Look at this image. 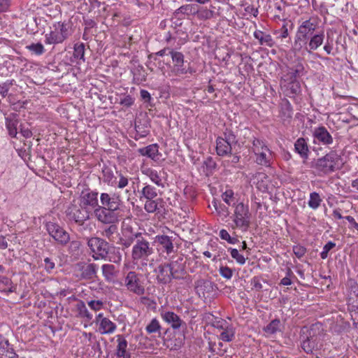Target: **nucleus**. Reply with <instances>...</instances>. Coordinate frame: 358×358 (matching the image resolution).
Wrapping results in <instances>:
<instances>
[{"mask_svg": "<svg viewBox=\"0 0 358 358\" xmlns=\"http://www.w3.org/2000/svg\"><path fill=\"white\" fill-rule=\"evenodd\" d=\"M304 66L299 62L292 67H289L287 71L282 75L280 80V87L283 94L290 98H294L301 92L299 78L303 76Z\"/></svg>", "mask_w": 358, "mask_h": 358, "instance_id": "1", "label": "nucleus"}, {"mask_svg": "<svg viewBox=\"0 0 358 358\" xmlns=\"http://www.w3.org/2000/svg\"><path fill=\"white\" fill-rule=\"evenodd\" d=\"M343 165V160L341 155L336 150H331L325 155L313 160L310 167L316 176L324 177L340 170Z\"/></svg>", "mask_w": 358, "mask_h": 358, "instance_id": "2", "label": "nucleus"}, {"mask_svg": "<svg viewBox=\"0 0 358 358\" xmlns=\"http://www.w3.org/2000/svg\"><path fill=\"white\" fill-rule=\"evenodd\" d=\"M148 234L137 239L133 243L131 250V259L132 264L137 270L143 271L146 268L150 257L154 254L155 250L151 243L148 239Z\"/></svg>", "mask_w": 358, "mask_h": 358, "instance_id": "3", "label": "nucleus"}, {"mask_svg": "<svg viewBox=\"0 0 358 358\" xmlns=\"http://www.w3.org/2000/svg\"><path fill=\"white\" fill-rule=\"evenodd\" d=\"M233 208L231 229H239L243 232H246L250 227L252 220L248 203L237 201L236 203H233Z\"/></svg>", "mask_w": 358, "mask_h": 358, "instance_id": "4", "label": "nucleus"}, {"mask_svg": "<svg viewBox=\"0 0 358 358\" xmlns=\"http://www.w3.org/2000/svg\"><path fill=\"white\" fill-rule=\"evenodd\" d=\"M252 143V151L255 155L256 164L262 166L270 167L273 162L274 153L263 140L254 138Z\"/></svg>", "mask_w": 358, "mask_h": 358, "instance_id": "5", "label": "nucleus"}, {"mask_svg": "<svg viewBox=\"0 0 358 358\" xmlns=\"http://www.w3.org/2000/svg\"><path fill=\"white\" fill-rule=\"evenodd\" d=\"M122 285L127 291L137 296H142L145 292L142 275L135 271L124 272Z\"/></svg>", "mask_w": 358, "mask_h": 358, "instance_id": "6", "label": "nucleus"}, {"mask_svg": "<svg viewBox=\"0 0 358 358\" xmlns=\"http://www.w3.org/2000/svg\"><path fill=\"white\" fill-rule=\"evenodd\" d=\"M175 262L162 263L155 269L156 278L159 283L167 284L172 278L180 279L182 278L184 270L182 268L175 269Z\"/></svg>", "mask_w": 358, "mask_h": 358, "instance_id": "7", "label": "nucleus"}, {"mask_svg": "<svg viewBox=\"0 0 358 358\" xmlns=\"http://www.w3.org/2000/svg\"><path fill=\"white\" fill-rule=\"evenodd\" d=\"M98 195L99 193L96 190L90 188L83 189L78 198L79 205L92 214V212H94L99 206Z\"/></svg>", "mask_w": 358, "mask_h": 358, "instance_id": "8", "label": "nucleus"}, {"mask_svg": "<svg viewBox=\"0 0 358 358\" xmlns=\"http://www.w3.org/2000/svg\"><path fill=\"white\" fill-rule=\"evenodd\" d=\"M122 236L120 243L124 248H129L137 239L145 235L139 231H136L130 222H123L121 226Z\"/></svg>", "mask_w": 358, "mask_h": 358, "instance_id": "9", "label": "nucleus"}, {"mask_svg": "<svg viewBox=\"0 0 358 358\" xmlns=\"http://www.w3.org/2000/svg\"><path fill=\"white\" fill-rule=\"evenodd\" d=\"M87 245L90 248L92 257L94 259H106L109 245L103 239L98 237H92L87 241Z\"/></svg>", "mask_w": 358, "mask_h": 358, "instance_id": "10", "label": "nucleus"}, {"mask_svg": "<svg viewBox=\"0 0 358 358\" xmlns=\"http://www.w3.org/2000/svg\"><path fill=\"white\" fill-rule=\"evenodd\" d=\"M69 26L68 24L58 22L50 27V33L46 37V43H59L63 42L69 36Z\"/></svg>", "mask_w": 358, "mask_h": 358, "instance_id": "11", "label": "nucleus"}, {"mask_svg": "<svg viewBox=\"0 0 358 358\" xmlns=\"http://www.w3.org/2000/svg\"><path fill=\"white\" fill-rule=\"evenodd\" d=\"M91 213L80 205L71 203L66 210V216L70 221H73L79 226L90 219Z\"/></svg>", "mask_w": 358, "mask_h": 358, "instance_id": "12", "label": "nucleus"}, {"mask_svg": "<svg viewBox=\"0 0 358 358\" xmlns=\"http://www.w3.org/2000/svg\"><path fill=\"white\" fill-rule=\"evenodd\" d=\"M224 137L216 140V152L219 156H226L231 152V144L236 142V136L231 132L224 134Z\"/></svg>", "mask_w": 358, "mask_h": 358, "instance_id": "13", "label": "nucleus"}, {"mask_svg": "<svg viewBox=\"0 0 358 358\" xmlns=\"http://www.w3.org/2000/svg\"><path fill=\"white\" fill-rule=\"evenodd\" d=\"M94 322L98 327V331L101 334H112L117 329L116 324L105 317L103 313L96 315Z\"/></svg>", "mask_w": 358, "mask_h": 358, "instance_id": "14", "label": "nucleus"}, {"mask_svg": "<svg viewBox=\"0 0 358 358\" xmlns=\"http://www.w3.org/2000/svg\"><path fill=\"white\" fill-rule=\"evenodd\" d=\"M46 231L56 242L62 245L66 244L69 241V234L56 223L46 224Z\"/></svg>", "mask_w": 358, "mask_h": 358, "instance_id": "15", "label": "nucleus"}, {"mask_svg": "<svg viewBox=\"0 0 358 358\" xmlns=\"http://www.w3.org/2000/svg\"><path fill=\"white\" fill-rule=\"evenodd\" d=\"M313 143L329 146L334 142V138L324 126L315 127L313 131Z\"/></svg>", "mask_w": 358, "mask_h": 358, "instance_id": "16", "label": "nucleus"}, {"mask_svg": "<svg viewBox=\"0 0 358 358\" xmlns=\"http://www.w3.org/2000/svg\"><path fill=\"white\" fill-rule=\"evenodd\" d=\"M115 210L110 209L106 206L97 207L94 214L97 220L104 224H113L117 220V215Z\"/></svg>", "mask_w": 358, "mask_h": 358, "instance_id": "17", "label": "nucleus"}, {"mask_svg": "<svg viewBox=\"0 0 358 358\" xmlns=\"http://www.w3.org/2000/svg\"><path fill=\"white\" fill-rule=\"evenodd\" d=\"M323 336L314 335L310 333V336L302 341L301 348L306 353H312L314 350H320L323 348Z\"/></svg>", "mask_w": 358, "mask_h": 358, "instance_id": "18", "label": "nucleus"}, {"mask_svg": "<svg viewBox=\"0 0 358 358\" xmlns=\"http://www.w3.org/2000/svg\"><path fill=\"white\" fill-rule=\"evenodd\" d=\"M197 6L188 4L180 7L181 11L190 12L192 14H196V17L200 20H207L213 17L215 12L206 7H201L196 8Z\"/></svg>", "mask_w": 358, "mask_h": 358, "instance_id": "19", "label": "nucleus"}, {"mask_svg": "<svg viewBox=\"0 0 358 358\" xmlns=\"http://www.w3.org/2000/svg\"><path fill=\"white\" fill-rule=\"evenodd\" d=\"M169 55L172 58L173 66L171 69V72L176 76H180L186 74L187 70L184 67V55L182 52L170 50Z\"/></svg>", "mask_w": 358, "mask_h": 358, "instance_id": "20", "label": "nucleus"}, {"mask_svg": "<svg viewBox=\"0 0 358 358\" xmlns=\"http://www.w3.org/2000/svg\"><path fill=\"white\" fill-rule=\"evenodd\" d=\"M317 27L316 20L309 18L303 21L297 27L296 34L309 39L314 34Z\"/></svg>", "mask_w": 358, "mask_h": 358, "instance_id": "21", "label": "nucleus"}, {"mask_svg": "<svg viewBox=\"0 0 358 358\" xmlns=\"http://www.w3.org/2000/svg\"><path fill=\"white\" fill-rule=\"evenodd\" d=\"M160 316L164 322L170 325L173 329H180L185 323L173 311L170 310H162L160 312Z\"/></svg>", "mask_w": 358, "mask_h": 358, "instance_id": "22", "label": "nucleus"}, {"mask_svg": "<svg viewBox=\"0 0 358 358\" xmlns=\"http://www.w3.org/2000/svg\"><path fill=\"white\" fill-rule=\"evenodd\" d=\"M100 206H106V208L119 210L122 203L119 195L113 194L110 196L109 194L103 192L100 195Z\"/></svg>", "mask_w": 358, "mask_h": 358, "instance_id": "23", "label": "nucleus"}, {"mask_svg": "<svg viewBox=\"0 0 358 358\" xmlns=\"http://www.w3.org/2000/svg\"><path fill=\"white\" fill-rule=\"evenodd\" d=\"M292 51L294 55L304 56L308 53V39L295 34Z\"/></svg>", "mask_w": 358, "mask_h": 358, "instance_id": "24", "label": "nucleus"}, {"mask_svg": "<svg viewBox=\"0 0 358 358\" xmlns=\"http://www.w3.org/2000/svg\"><path fill=\"white\" fill-rule=\"evenodd\" d=\"M76 310L78 316L84 320V327H87L92 324L91 321L93 315L88 310L85 303L83 301H80L76 304Z\"/></svg>", "mask_w": 358, "mask_h": 358, "instance_id": "25", "label": "nucleus"}, {"mask_svg": "<svg viewBox=\"0 0 358 358\" xmlns=\"http://www.w3.org/2000/svg\"><path fill=\"white\" fill-rule=\"evenodd\" d=\"M115 355L117 358H131V353L127 351L128 343L123 335H117Z\"/></svg>", "mask_w": 358, "mask_h": 358, "instance_id": "26", "label": "nucleus"}, {"mask_svg": "<svg viewBox=\"0 0 358 358\" xmlns=\"http://www.w3.org/2000/svg\"><path fill=\"white\" fill-rule=\"evenodd\" d=\"M144 210L148 213H160L162 208L164 206V201L162 198L152 199H145Z\"/></svg>", "mask_w": 358, "mask_h": 358, "instance_id": "27", "label": "nucleus"}, {"mask_svg": "<svg viewBox=\"0 0 358 358\" xmlns=\"http://www.w3.org/2000/svg\"><path fill=\"white\" fill-rule=\"evenodd\" d=\"M6 127L12 138H17V125L19 120L15 113H11L5 119Z\"/></svg>", "mask_w": 358, "mask_h": 358, "instance_id": "28", "label": "nucleus"}, {"mask_svg": "<svg viewBox=\"0 0 358 358\" xmlns=\"http://www.w3.org/2000/svg\"><path fill=\"white\" fill-rule=\"evenodd\" d=\"M155 241L162 247V252L170 255L173 252V243L172 237L166 235H157Z\"/></svg>", "mask_w": 358, "mask_h": 358, "instance_id": "29", "label": "nucleus"}, {"mask_svg": "<svg viewBox=\"0 0 358 358\" xmlns=\"http://www.w3.org/2000/svg\"><path fill=\"white\" fill-rule=\"evenodd\" d=\"M138 152L145 157H148L154 161L159 159V145L157 143L150 144L148 146L139 148Z\"/></svg>", "mask_w": 358, "mask_h": 358, "instance_id": "30", "label": "nucleus"}, {"mask_svg": "<svg viewBox=\"0 0 358 358\" xmlns=\"http://www.w3.org/2000/svg\"><path fill=\"white\" fill-rule=\"evenodd\" d=\"M294 151L304 159L308 158L310 150L308 141L304 138H299L294 143Z\"/></svg>", "mask_w": 358, "mask_h": 358, "instance_id": "31", "label": "nucleus"}, {"mask_svg": "<svg viewBox=\"0 0 358 358\" xmlns=\"http://www.w3.org/2000/svg\"><path fill=\"white\" fill-rule=\"evenodd\" d=\"M293 108L290 102L287 100H283L280 106V117L284 124L289 123L292 119Z\"/></svg>", "mask_w": 358, "mask_h": 358, "instance_id": "32", "label": "nucleus"}, {"mask_svg": "<svg viewBox=\"0 0 358 358\" xmlns=\"http://www.w3.org/2000/svg\"><path fill=\"white\" fill-rule=\"evenodd\" d=\"M0 358H17L8 341L0 335Z\"/></svg>", "mask_w": 358, "mask_h": 358, "instance_id": "33", "label": "nucleus"}, {"mask_svg": "<svg viewBox=\"0 0 358 358\" xmlns=\"http://www.w3.org/2000/svg\"><path fill=\"white\" fill-rule=\"evenodd\" d=\"M324 39V34L321 31L318 34H314L308 39V54H311L314 50L320 47Z\"/></svg>", "mask_w": 358, "mask_h": 358, "instance_id": "34", "label": "nucleus"}, {"mask_svg": "<svg viewBox=\"0 0 358 358\" xmlns=\"http://www.w3.org/2000/svg\"><path fill=\"white\" fill-rule=\"evenodd\" d=\"M142 173L143 174L148 177L151 182H152L157 186L162 188L164 187V183L162 182V176L160 175V171H158L152 168H147L145 169L142 170Z\"/></svg>", "mask_w": 358, "mask_h": 358, "instance_id": "35", "label": "nucleus"}, {"mask_svg": "<svg viewBox=\"0 0 358 358\" xmlns=\"http://www.w3.org/2000/svg\"><path fill=\"white\" fill-rule=\"evenodd\" d=\"M254 37L259 41V43L262 45H266L271 48L274 45L275 42L268 34H266L261 30H256L254 32Z\"/></svg>", "mask_w": 358, "mask_h": 358, "instance_id": "36", "label": "nucleus"}, {"mask_svg": "<svg viewBox=\"0 0 358 358\" xmlns=\"http://www.w3.org/2000/svg\"><path fill=\"white\" fill-rule=\"evenodd\" d=\"M140 199L143 201V199H157V191L156 187L150 185V184H144V187L140 191Z\"/></svg>", "mask_w": 358, "mask_h": 358, "instance_id": "37", "label": "nucleus"}, {"mask_svg": "<svg viewBox=\"0 0 358 358\" xmlns=\"http://www.w3.org/2000/svg\"><path fill=\"white\" fill-rule=\"evenodd\" d=\"M129 177L122 171H116L115 181L113 187L122 189L129 184Z\"/></svg>", "mask_w": 358, "mask_h": 358, "instance_id": "38", "label": "nucleus"}, {"mask_svg": "<svg viewBox=\"0 0 358 358\" xmlns=\"http://www.w3.org/2000/svg\"><path fill=\"white\" fill-rule=\"evenodd\" d=\"M257 178V187L262 192H266L268 189L269 178L264 173H257L256 174Z\"/></svg>", "mask_w": 358, "mask_h": 358, "instance_id": "39", "label": "nucleus"}, {"mask_svg": "<svg viewBox=\"0 0 358 358\" xmlns=\"http://www.w3.org/2000/svg\"><path fill=\"white\" fill-rule=\"evenodd\" d=\"M235 337V329L231 324L227 327H224V329L220 331L218 336L220 340L224 342H231L234 339Z\"/></svg>", "mask_w": 358, "mask_h": 358, "instance_id": "40", "label": "nucleus"}, {"mask_svg": "<svg viewBox=\"0 0 358 358\" xmlns=\"http://www.w3.org/2000/svg\"><path fill=\"white\" fill-rule=\"evenodd\" d=\"M118 232V229L117 225L110 224L108 227H106L103 231L101 232V234L103 236L108 238L110 241L114 242Z\"/></svg>", "mask_w": 358, "mask_h": 358, "instance_id": "41", "label": "nucleus"}, {"mask_svg": "<svg viewBox=\"0 0 358 358\" xmlns=\"http://www.w3.org/2000/svg\"><path fill=\"white\" fill-rule=\"evenodd\" d=\"M161 329L162 325L156 317L152 319L151 321L145 327V331L148 334H158L160 335Z\"/></svg>", "mask_w": 358, "mask_h": 358, "instance_id": "42", "label": "nucleus"}, {"mask_svg": "<svg viewBox=\"0 0 358 358\" xmlns=\"http://www.w3.org/2000/svg\"><path fill=\"white\" fill-rule=\"evenodd\" d=\"M15 291L12 281L6 276H0V292L10 293Z\"/></svg>", "mask_w": 358, "mask_h": 358, "instance_id": "43", "label": "nucleus"}, {"mask_svg": "<svg viewBox=\"0 0 358 358\" xmlns=\"http://www.w3.org/2000/svg\"><path fill=\"white\" fill-rule=\"evenodd\" d=\"M97 266L94 264H89L83 267L81 276L84 279H92L95 277Z\"/></svg>", "mask_w": 358, "mask_h": 358, "instance_id": "44", "label": "nucleus"}, {"mask_svg": "<svg viewBox=\"0 0 358 358\" xmlns=\"http://www.w3.org/2000/svg\"><path fill=\"white\" fill-rule=\"evenodd\" d=\"M280 320L275 319L264 327L263 330L268 335L274 334L280 330Z\"/></svg>", "mask_w": 358, "mask_h": 358, "instance_id": "45", "label": "nucleus"}, {"mask_svg": "<svg viewBox=\"0 0 358 358\" xmlns=\"http://www.w3.org/2000/svg\"><path fill=\"white\" fill-rule=\"evenodd\" d=\"M322 201V199L320 194L316 192H313L310 194L308 204L310 208L316 210L320 206Z\"/></svg>", "mask_w": 358, "mask_h": 358, "instance_id": "46", "label": "nucleus"}, {"mask_svg": "<svg viewBox=\"0 0 358 358\" xmlns=\"http://www.w3.org/2000/svg\"><path fill=\"white\" fill-rule=\"evenodd\" d=\"M73 57L77 59L85 62V45L83 43H76L73 48Z\"/></svg>", "mask_w": 358, "mask_h": 358, "instance_id": "47", "label": "nucleus"}, {"mask_svg": "<svg viewBox=\"0 0 358 358\" xmlns=\"http://www.w3.org/2000/svg\"><path fill=\"white\" fill-rule=\"evenodd\" d=\"M219 236L222 240L226 241L230 244H236L239 241L236 236H231L224 229H222L220 231Z\"/></svg>", "mask_w": 358, "mask_h": 358, "instance_id": "48", "label": "nucleus"}, {"mask_svg": "<svg viewBox=\"0 0 358 358\" xmlns=\"http://www.w3.org/2000/svg\"><path fill=\"white\" fill-rule=\"evenodd\" d=\"M222 200L228 205L232 206L233 203H235L234 201L235 200L234 198V192L231 189H227L222 194Z\"/></svg>", "mask_w": 358, "mask_h": 358, "instance_id": "49", "label": "nucleus"}, {"mask_svg": "<svg viewBox=\"0 0 358 358\" xmlns=\"http://www.w3.org/2000/svg\"><path fill=\"white\" fill-rule=\"evenodd\" d=\"M102 273L104 277L107 279H111L115 275V268L113 264H103L101 267Z\"/></svg>", "mask_w": 358, "mask_h": 358, "instance_id": "50", "label": "nucleus"}, {"mask_svg": "<svg viewBox=\"0 0 358 358\" xmlns=\"http://www.w3.org/2000/svg\"><path fill=\"white\" fill-rule=\"evenodd\" d=\"M228 250L230 252L231 257L234 259L238 264L243 265L245 263L246 259L243 255L239 253L237 249L230 248Z\"/></svg>", "mask_w": 358, "mask_h": 358, "instance_id": "51", "label": "nucleus"}, {"mask_svg": "<svg viewBox=\"0 0 358 358\" xmlns=\"http://www.w3.org/2000/svg\"><path fill=\"white\" fill-rule=\"evenodd\" d=\"M15 81L14 80H8L6 82L0 84V95L4 98L8 95V92L11 86L14 85Z\"/></svg>", "mask_w": 358, "mask_h": 358, "instance_id": "52", "label": "nucleus"}, {"mask_svg": "<svg viewBox=\"0 0 358 358\" xmlns=\"http://www.w3.org/2000/svg\"><path fill=\"white\" fill-rule=\"evenodd\" d=\"M89 308L94 311L97 312L103 308V302L101 300H90L87 301Z\"/></svg>", "mask_w": 358, "mask_h": 358, "instance_id": "53", "label": "nucleus"}, {"mask_svg": "<svg viewBox=\"0 0 358 358\" xmlns=\"http://www.w3.org/2000/svg\"><path fill=\"white\" fill-rule=\"evenodd\" d=\"M103 181L107 183L108 185L113 187L115 176L113 175V172L110 170L103 171Z\"/></svg>", "mask_w": 358, "mask_h": 358, "instance_id": "54", "label": "nucleus"}, {"mask_svg": "<svg viewBox=\"0 0 358 358\" xmlns=\"http://www.w3.org/2000/svg\"><path fill=\"white\" fill-rule=\"evenodd\" d=\"M219 273L222 277L229 280L232 278L233 271L231 268L227 266H222L219 268Z\"/></svg>", "mask_w": 358, "mask_h": 358, "instance_id": "55", "label": "nucleus"}, {"mask_svg": "<svg viewBox=\"0 0 358 358\" xmlns=\"http://www.w3.org/2000/svg\"><path fill=\"white\" fill-rule=\"evenodd\" d=\"M336 246V243L332 241H329L326 243L323 248L322 251L320 253V257L322 259H325L328 257L329 252L333 249Z\"/></svg>", "mask_w": 358, "mask_h": 358, "instance_id": "56", "label": "nucleus"}, {"mask_svg": "<svg viewBox=\"0 0 358 358\" xmlns=\"http://www.w3.org/2000/svg\"><path fill=\"white\" fill-rule=\"evenodd\" d=\"M250 285L252 289H255L257 292L262 290L263 285L262 284L261 278L259 276H254L250 281Z\"/></svg>", "mask_w": 358, "mask_h": 358, "instance_id": "57", "label": "nucleus"}, {"mask_svg": "<svg viewBox=\"0 0 358 358\" xmlns=\"http://www.w3.org/2000/svg\"><path fill=\"white\" fill-rule=\"evenodd\" d=\"M306 248L301 245H296L293 246V252L296 257L299 259L303 257L306 253Z\"/></svg>", "mask_w": 358, "mask_h": 358, "instance_id": "58", "label": "nucleus"}, {"mask_svg": "<svg viewBox=\"0 0 358 358\" xmlns=\"http://www.w3.org/2000/svg\"><path fill=\"white\" fill-rule=\"evenodd\" d=\"M344 218L350 223L349 229L352 232H356L358 234V223L355 218L350 215L345 216Z\"/></svg>", "mask_w": 358, "mask_h": 358, "instance_id": "59", "label": "nucleus"}, {"mask_svg": "<svg viewBox=\"0 0 358 358\" xmlns=\"http://www.w3.org/2000/svg\"><path fill=\"white\" fill-rule=\"evenodd\" d=\"M28 48L36 55H41L43 52V46L41 43L31 44Z\"/></svg>", "mask_w": 358, "mask_h": 358, "instance_id": "60", "label": "nucleus"}, {"mask_svg": "<svg viewBox=\"0 0 358 358\" xmlns=\"http://www.w3.org/2000/svg\"><path fill=\"white\" fill-rule=\"evenodd\" d=\"M134 99L130 95L125 96L120 101V104L126 107L131 106L134 104Z\"/></svg>", "mask_w": 358, "mask_h": 358, "instance_id": "61", "label": "nucleus"}, {"mask_svg": "<svg viewBox=\"0 0 358 358\" xmlns=\"http://www.w3.org/2000/svg\"><path fill=\"white\" fill-rule=\"evenodd\" d=\"M183 345V339L182 338H177L175 339L174 343H171L169 345L168 347L170 348L172 350H178L181 348V347Z\"/></svg>", "mask_w": 358, "mask_h": 358, "instance_id": "62", "label": "nucleus"}, {"mask_svg": "<svg viewBox=\"0 0 358 358\" xmlns=\"http://www.w3.org/2000/svg\"><path fill=\"white\" fill-rule=\"evenodd\" d=\"M230 324L224 320L220 319L216 322H215L213 326L216 327L217 329L222 331L224 329V327H229Z\"/></svg>", "mask_w": 358, "mask_h": 358, "instance_id": "63", "label": "nucleus"}, {"mask_svg": "<svg viewBox=\"0 0 358 358\" xmlns=\"http://www.w3.org/2000/svg\"><path fill=\"white\" fill-rule=\"evenodd\" d=\"M280 34L278 38H286L289 36L288 29H287V22L284 20V23L280 28V29L278 31Z\"/></svg>", "mask_w": 358, "mask_h": 358, "instance_id": "64", "label": "nucleus"}]
</instances>
